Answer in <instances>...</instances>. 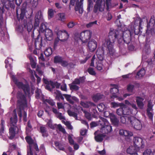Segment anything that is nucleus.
Returning <instances> with one entry per match:
<instances>
[{
  "mask_svg": "<svg viewBox=\"0 0 155 155\" xmlns=\"http://www.w3.org/2000/svg\"><path fill=\"white\" fill-rule=\"evenodd\" d=\"M120 33L118 30L110 28L108 38L105 39L103 46L107 48L109 54L113 56L115 53L114 47L115 42L117 41L120 48L125 47V44L128 45L132 42V34L130 30Z\"/></svg>",
  "mask_w": 155,
  "mask_h": 155,
  "instance_id": "nucleus-1",
  "label": "nucleus"
},
{
  "mask_svg": "<svg viewBox=\"0 0 155 155\" xmlns=\"http://www.w3.org/2000/svg\"><path fill=\"white\" fill-rule=\"evenodd\" d=\"M155 27V18L152 16L147 24V29L145 30L146 34V42L149 44L153 39L155 35L154 28Z\"/></svg>",
  "mask_w": 155,
  "mask_h": 155,
  "instance_id": "nucleus-2",
  "label": "nucleus"
},
{
  "mask_svg": "<svg viewBox=\"0 0 155 155\" xmlns=\"http://www.w3.org/2000/svg\"><path fill=\"white\" fill-rule=\"evenodd\" d=\"M17 106L20 107L27 106V100L25 96L22 91H18L16 94Z\"/></svg>",
  "mask_w": 155,
  "mask_h": 155,
  "instance_id": "nucleus-3",
  "label": "nucleus"
},
{
  "mask_svg": "<svg viewBox=\"0 0 155 155\" xmlns=\"http://www.w3.org/2000/svg\"><path fill=\"white\" fill-rule=\"evenodd\" d=\"M13 81L19 89H22L25 95L30 94V88L28 84H24L21 82L19 81L15 77L13 78Z\"/></svg>",
  "mask_w": 155,
  "mask_h": 155,
  "instance_id": "nucleus-4",
  "label": "nucleus"
},
{
  "mask_svg": "<svg viewBox=\"0 0 155 155\" xmlns=\"http://www.w3.org/2000/svg\"><path fill=\"white\" fill-rule=\"evenodd\" d=\"M142 22V19L140 18L135 22L134 28V33L135 35H144L145 31H144L143 32L142 28L141 27Z\"/></svg>",
  "mask_w": 155,
  "mask_h": 155,
  "instance_id": "nucleus-5",
  "label": "nucleus"
},
{
  "mask_svg": "<svg viewBox=\"0 0 155 155\" xmlns=\"http://www.w3.org/2000/svg\"><path fill=\"white\" fill-rule=\"evenodd\" d=\"M33 151H34L35 155H37L39 153V149L36 142H35L27 147V155H33Z\"/></svg>",
  "mask_w": 155,
  "mask_h": 155,
  "instance_id": "nucleus-6",
  "label": "nucleus"
},
{
  "mask_svg": "<svg viewBox=\"0 0 155 155\" xmlns=\"http://www.w3.org/2000/svg\"><path fill=\"white\" fill-rule=\"evenodd\" d=\"M92 34L91 31L90 30H86L81 32L80 39L82 43L87 42L91 38Z\"/></svg>",
  "mask_w": 155,
  "mask_h": 155,
  "instance_id": "nucleus-7",
  "label": "nucleus"
},
{
  "mask_svg": "<svg viewBox=\"0 0 155 155\" xmlns=\"http://www.w3.org/2000/svg\"><path fill=\"white\" fill-rule=\"evenodd\" d=\"M56 32L57 38L60 41H66L69 38V34L65 30L61 31L58 30Z\"/></svg>",
  "mask_w": 155,
  "mask_h": 155,
  "instance_id": "nucleus-8",
  "label": "nucleus"
},
{
  "mask_svg": "<svg viewBox=\"0 0 155 155\" xmlns=\"http://www.w3.org/2000/svg\"><path fill=\"white\" fill-rule=\"evenodd\" d=\"M134 146L137 148H143L144 147V141L142 138L138 137H134L133 139Z\"/></svg>",
  "mask_w": 155,
  "mask_h": 155,
  "instance_id": "nucleus-9",
  "label": "nucleus"
},
{
  "mask_svg": "<svg viewBox=\"0 0 155 155\" xmlns=\"http://www.w3.org/2000/svg\"><path fill=\"white\" fill-rule=\"evenodd\" d=\"M43 20V16L41 10L38 11L35 14V22L34 23V28L38 27L40 22Z\"/></svg>",
  "mask_w": 155,
  "mask_h": 155,
  "instance_id": "nucleus-10",
  "label": "nucleus"
},
{
  "mask_svg": "<svg viewBox=\"0 0 155 155\" xmlns=\"http://www.w3.org/2000/svg\"><path fill=\"white\" fill-rule=\"evenodd\" d=\"M132 127L137 130H140L142 128V125L141 121L138 119L132 117V121L130 123Z\"/></svg>",
  "mask_w": 155,
  "mask_h": 155,
  "instance_id": "nucleus-11",
  "label": "nucleus"
},
{
  "mask_svg": "<svg viewBox=\"0 0 155 155\" xmlns=\"http://www.w3.org/2000/svg\"><path fill=\"white\" fill-rule=\"evenodd\" d=\"M26 9L22 8L20 9V8L17 7L16 8V13L18 21L22 20L25 15Z\"/></svg>",
  "mask_w": 155,
  "mask_h": 155,
  "instance_id": "nucleus-12",
  "label": "nucleus"
},
{
  "mask_svg": "<svg viewBox=\"0 0 155 155\" xmlns=\"http://www.w3.org/2000/svg\"><path fill=\"white\" fill-rule=\"evenodd\" d=\"M18 132V128L17 126H11L9 129V139H13Z\"/></svg>",
  "mask_w": 155,
  "mask_h": 155,
  "instance_id": "nucleus-13",
  "label": "nucleus"
},
{
  "mask_svg": "<svg viewBox=\"0 0 155 155\" xmlns=\"http://www.w3.org/2000/svg\"><path fill=\"white\" fill-rule=\"evenodd\" d=\"M84 0H80V1L77 2L74 7L75 11H78L79 14H82L84 11L83 8V2Z\"/></svg>",
  "mask_w": 155,
  "mask_h": 155,
  "instance_id": "nucleus-14",
  "label": "nucleus"
},
{
  "mask_svg": "<svg viewBox=\"0 0 155 155\" xmlns=\"http://www.w3.org/2000/svg\"><path fill=\"white\" fill-rule=\"evenodd\" d=\"M111 85L113 87L111 88L110 90V93L112 94V95L110 96L111 98H114L117 97V94L119 92L118 85L115 84H111Z\"/></svg>",
  "mask_w": 155,
  "mask_h": 155,
  "instance_id": "nucleus-15",
  "label": "nucleus"
},
{
  "mask_svg": "<svg viewBox=\"0 0 155 155\" xmlns=\"http://www.w3.org/2000/svg\"><path fill=\"white\" fill-rule=\"evenodd\" d=\"M87 46L90 51L93 52L97 48V42L95 40L92 39L88 42Z\"/></svg>",
  "mask_w": 155,
  "mask_h": 155,
  "instance_id": "nucleus-16",
  "label": "nucleus"
},
{
  "mask_svg": "<svg viewBox=\"0 0 155 155\" xmlns=\"http://www.w3.org/2000/svg\"><path fill=\"white\" fill-rule=\"evenodd\" d=\"M101 130V131L103 134H106L111 132L112 129L111 126L109 125V123L108 124L102 127Z\"/></svg>",
  "mask_w": 155,
  "mask_h": 155,
  "instance_id": "nucleus-17",
  "label": "nucleus"
},
{
  "mask_svg": "<svg viewBox=\"0 0 155 155\" xmlns=\"http://www.w3.org/2000/svg\"><path fill=\"white\" fill-rule=\"evenodd\" d=\"M94 139L97 142H101L103 140L105 135L102 134H97V131H96L94 133Z\"/></svg>",
  "mask_w": 155,
  "mask_h": 155,
  "instance_id": "nucleus-18",
  "label": "nucleus"
},
{
  "mask_svg": "<svg viewBox=\"0 0 155 155\" xmlns=\"http://www.w3.org/2000/svg\"><path fill=\"white\" fill-rule=\"evenodd\" d=\"M45 36L46 40L51 41L53 39V32L52 30L48 28L45 32Z\"/></svg>",
  "mask_w": 155,
  "mask_h": 155,
  "instance_id": "nucleus-19",
  "label": "nucleus"
},
{
  "mask_svg": "<svg viewBox=\"0 0 155 155\" xmlns=\"http://www.w3.org/2000/svg\"><path fill=\"white\" fill-rule=\"evenodd\" d=\"M132 117L128 116H123L120 117V121L124 124L130 123L132 121Z\"/></svg>",
  "mask_w": 155,
  "mask_h": 155,
  "instance_id": "nucleus-20",
  "label": "nucleus"
},
{
  "mask_svg": "<svg viewBox=\"0 0 155 155\" xmlns=\"http://www.w3.org/2000/svg\"><path fill=\"white\" fill-rule=\"evenodd\" d=\"M119 134L125 137H130L133 135V133L131 131L124 129H120L119 130Z\"/></svg>",
  "mask_w": 155,
  "mask_h": 155,
  "instance_id": "nucleus-21",
  "label": "nucleus"
},
{
  "mask_svg": "<svg viewBox=\"0 0 155 155\" xmlns=\"http://www.w3.org/2000/svg\"><path fill=\"white\" fill-rule=\"evenodd\" d=\"M39 35H38L36 39L35 42V49H38V50H40L42 46V39L41 38L39 41H38V37Z\"/></svg>",
  "mask_w": 155,
  "mask_h": 155,
  "instance_id": "nucleus-22",
  "label": "nucleus"
},
{
  "mask_svg": "<svg viewBox=\"0 0 155 155\" xmlns=\"http://www.w3.org/2000/svg\"><path fill=\"white\" fill-rule=\"evenodd\" d=\"M80 104L84 107L86 108H88L90 107L96 106V105L94 103L89 101L86 102L81 101L80 102Z\"/></svg>",
  "mask_w": 155,
  "mask_h": 155,
  "instance_id": "nucleus-23",
  "label": "nucleus"
},
{
  "mask_svg": "<svg viewBox=\"0 0 155 155\" xmlns=\"http://www.w3.org/2000/svg\"><path fill=\"white\" fill-rule=\"evenodd\" d=\"M120 106L122 107L124 115H128L130 113V110L124 103H120Z\"/></svg>",
  "mask_w": 155,
  "mask_h": 155,
  "instance_id": "nucleus-24",
  "label": "nucleus"
},
{
  "mask_svg": "<svg viewBox=\"0 0 155 155\" xmlns=\"http://www.w3.org/2000/svg\"><path fill=\"white\" fill-rule=\"evenodd\" d=\"M97 107L98 110L100 112H104V115L105 117H107V116L106 115L107 113H108L109 114V112L107 111H105V106L103 104H99L97 106Z\"/></svg>",
  "mask_w": 155,
  "mask_h": 155,
  "instance_id": "nucleus-25",
  "label": "nucleus"
},
{
  "mask_svg": "<svg viewBox=\"0 0 155 155\" xmlns=\"http://www.w3.org/2000/svg\"><path fill=\"white\" fill-rule=\"evenodd\" d=\"M110 120L113 124L116 127H118L119 123V120L114 114H111L110 116Z\"/></svg>",
  "mask_w": 155,
  "mask_h": 155,
  "instance_id": "nucleus-26",
  "label": "nucleus"
},
{
  "mask_svg": "<svg viewBox=\"0 0 155 155\" xmlns=\"http://www.w3.org/2000/svg\"><path fill=\"white\" fill-rule=\"evenodd\" d=\"M144 99L140 97H137L136 100V102L138 107L140 109L143 108L144 106V104L143 101Z\"/></svg>",
  "mask_w": 155,
  "mask_h": 155,
  "instance_id": "nucleus-27",
  "label": "nucleus"
},
{
  "mask_svg": "<svg viewBox=\"0 0 155 155\" xmlns=\"http://www.w3.org/2000/svg\"><path fill=\"white\" fill-rule=\"evenodd\" d=\"M139 149L137 148L135 146H130L127 150V152L131 155L132 153H134L136 152H137L139 150Z\"/></svg>",
  "mask_w": 155,
  "mask_h": 155,
  "instance_id": "nucleus-28",
  "label": "nucleus"
},
{
  "mask_svg": "<svg viewBox=\"0 0 155 155\" xmlns=\"http://www.w3.org/2000/svg\"><path fill=\"white\" fill-rule=\"evenodd\" d=\"M40 132L42 134V136L44 137H47L48 136V134L45 127H40Z\"/></svg>",
  "mask_w": 155,
  "mask_h": 155,
  "instance_id": "nucleus-29",
  "label": "nucleus"
},
{
  "mask_svg": "<svg viewBox=\"0 0 155 155\" xmlns=\"http://www.w3.org/2000/svg\"><path fill=\"white\" fill-rule=\"evenodd\" d=\"M101 12L103 11L104 10L101 8V5L99 2H97L94 8V12L96 13L98 11Z\"/></svg>",
  "mask_w": 155,
  "mask_h": 155,
  "instance_id": "nucleus-30",
  "label": "nucleus"
},
{
  "mask_svg": "<svg viewBox=\"0 0 155 155\" xmlns=\"http://www.w3.org/2000/svg\"><path fill=\"white\" fill-rule=\"evenodd\" d=\"M145 73V70L143 68H142L137 72L136 76V78L137 79H140L144 76Z\"/></svg>",
  "mask_w": 155,
  "mask_h": 155,
  "instance_id": "nucleus-31",
  "label": "nucleus"
},
{
  "mask_svg": "<svg viewBox=\"0 0 155 155\" xmlns=\"http://www.w3.org/2000/svg\"><path fill=\"white\" fill-rule=\"evenodd\" d=\"M18 121L17 116L15 114L13 117H11L10 118L11 126H17L16 123Z\"/></svg>",
  "mask_w": 155,
  "mask_h": 155,
  "instance_id": "nucleus-32",
  "label": "nucleus"
},
{
  "mask_svg": "<svg viewBox=\"0 0 155 155\" xmlns=\"http://www.w3.org/2000/svg\"><path fill=\"white\" fill-rule=\"evenodd\" d=\"M109 122L108 121L107 119L102 117L100 118L99 121V124L101 126V127L105 126L106 125L108 124Z\"/></svg>",
  "mask_w": 155,
  "mask_h": 155,
  "instance_id": "nucleus-33",
  "label": "nucleus"
},
{
  "mask_svg": "<svg viewBox=\"0 0 155 155\" xmlns=\"http://www.w3.org/2000/svg\"><path fill=\"white\" fill-rule=\"evenodd\" d=\"M24 26L25 28L26 29L28 32H30L32 29L33 26L30 23H25L24 21Z\"/></svg>",
  "mask_w": 155,
  "mask_h": 155,
  "instance_id": "nucleus-34",
  "label": "nucleus"
},
{
  "mask_svg": "<svg viewBox=\"0 0 155 155\" xmlns=\"http://www.w3.org/2000/svg\"><path fill=\"white\" fill-rule=\"evenodd\" d=\"M104 97L103 95L100 93H97L92 98L94 101H97L102 98Z\"/></svg>",
  "mask_w": 155,
  "mask_h": 155,
  "instance_id": "nucleus-35",
  "label": "nucleus"
},
{
  "mask_svg": "<svg viewBox=\"0 0 155 155\" xmlns=\"http://www.w3.org/2000/svg\"><path fill=\"white\" fill-rule=\"evenodd\" d=\"M52 53V49L51 48H47L44 51V54L47 57H49Z\"/></svg>",
  "mask_w": 155,
  "mask_h": 155,
  "instance_id": "nucleus-36",
  "label": "nucleus"
},
{
  "mask_svg": "<svg viewBox=\"0 0 155 155\" xmlns=\"http://www.w3.org/2000/svg\"><path fill=\"white\" fill-rule=\"evenodd\" d=\"M47 29L45 24L44 23H41L40 25L38 32L39 33H44Z\"/></svg>",
  "mask_w": 155,
  "mask_h": 155,
  "instance_id": "nucleus-37",
  "label": "nucleus"
},
{
  "mask_svg": "<svg viewBox=\"0 0 155 155\" xmlns=\"http://www.w3.org/2000/svg\"><path fill=\"white\" fill-rule=\"evenodd\" d=\"M63 60V58L62 57L58 55L56 56L54 58V62L55 63L60 64Z\"/></svg>",
  "mask_w": 155,
  "mask_h": 155,
  "instance_id": "nucleus-38",
  "label": "nucleus"
},
{
  "mask_svg": "<svg viewBox=\"0 0 155 155\" xmlns=\"http://www.w3.org/2000/svg\"><path fill=\"white\" fill-rule=\"evenodd\" d=\"M143 155H155V150L152 152L151 149H147L143 153Z\"/></svg>",
  "mask_w": 155,
  "mask_h": 155,
  "instance_id": "nucleus-39",
  "label": "nucleus"
},
{
  "mask_svg": "<svg viewBox=\"0 0 155 155\" xmlns=\"http://www.w3.org/2000/svg\"><path fill=\"white\" fill-rule=\"evenodd\" d=\"M69 86L70 89L71 91H77L78 90L79 88V87L78 86L74 84H73L72 83L69 84Z\"/></svg>",
  "mask_w": 155,
  "mask_h": 155,
  "instance_id": "nucleus-40",
  "label": "nucleus"
},
{
  "mask_svg": "<svg viewBox=\"0 0 155 155\" xmlns=\"http://www.w3.org/2000/svg\"><path fill=\"white\" fill-rule=\"evenodd\" d=\"M66 100L68 101L70 103L73 104L74 103V102L71 99V95L68 94H63Z\"/></svg>",
  "mask_w": 155,
  "mask_h": 155,
  "instance_id": "nucleus-41",
  "label": "nucleus"
},
{
  "mask_svg": "<svg viewBox=\"0 0 155 155\" xmlns=\"http://www.w3.org/2000/svg\"><path fill=\"white\" fill-rule=\"evenodd\" d=\"M67 113L68 115L71 117H73L76 120L77 118L78 114L74 112H73L70 110H67Z\"/></svg>",
  "mask_w": 155,
  "mask_h": 155,
  "instance_id": "nucleus-42",
  "label": "nucleus"
},
{
  "mask_svg": "<svg viewBox=\"0 0 155 155\" xmlns=\"http://www.w3.org/2000/svg\"><path fill=\"white\" fill-rule=\"evenodd\" d=\"M25 139L27 143L29 145H31L35 142L31 137L29 136H27L25 137Z\"/></svg>",
  "mask_w": 155,
  "mask_h": 155,
  "instance_id": "nucleus-43",
  "label": "nucleus"
},
{
  "mask_svg": "<svg viewBox=\"0 0 155 155\" xmlns=\"http://www.w3.org/2000/svg\"><path fill=\"white\" fill-rule=\"evenodd\" d=\"M29 59L30 60V64L31 68H35L36 67V64L35 62V61L31 56H29Z\"/></svg>",
  "mask_w": 155,
  "mask_h": 155,
  "instance_id": "nucleus-44",
  "label": "nucleus"
},
{
  "mask_svg": "<svg viewBox=\"0 0 155 155\" xmlns=\"http://www.w3.org/2000/svg\"><path fill=\"white\" fill-rule=\"evenodd\" d=\"M5 124V121L2 119L1 120L0 128V136L2 135V133H3L4 131V124Z\"/></svg>",
  "mask_w": 155,
  "mask_h": 155,
  "instance_id": "nucleus-45",
  "label": "nucleus"
},
{
  "mask_svg": "<svg viewBox=\"0 0 155 155\" xmlns=\"http://www.w3.org/2000/svg\"><path fill=\"white\" fill-rule=\"evenodd\" d=\"M17 107L18 108L19 110L18 112V116L20 118L22 117V110L24 109L25 107H27V106H22V107L20 108L18 106H17Z\"/></svg>",
  "mask_w": 155,
  "mask_h": 155,
  "instance_id": "nucleus-46",
  "label": "nucleus"
},
{
  "mask_svg": "<svg viewBox=\"0 0 155 155\" xmlns=\"http://www.w3.org/2000/svg\"><path fill=\"white\" fill-rule=\"evenodd\" d=\"M134 86V85L129 84L127 86V90L128 92H133Z\"/></svg>",
  "mask_w": 155,
  "mask_h": 155,
  "instance_id": "nucleus-47",
  "label": "nucleus"
},
{
  "mask_svg": "<svg viewBox=\"0 0 155 155\" xmlns=\"http://www.w3.org/2000/svg\"><path fill=\"white\" fill-rule=\"evenodd\" d=\"M84 114L85 116L87 119L89 120H91V115L90 113L86 110H84Z\"/></svg>",
  "mask_w": 155,
  "mask_h": 155,
  "instance_id": "nucleus-48",
  "label": "nucleus"
},
{
  "mask_svg": "<svg viewBox=\"0 0 155 155\" xmlns=\"http://www.w3.org/2000/svg\"><path fill=\"white\" fill-rule=\"evenodd\" d=\"M87 72L89 74L92 75H95L96 73L95 71L94 70L93 68L91 67H89L87 70Z\"/></svg>",
  "mask_w": 155,
  "mask_h": 155,
  "instance_id": "nucleus-49",
  "label": "nucleus"
},
{
  "mask_svg": "<svg viewBox=\"0 0 155 155\" xmlns=\"http://www.w3.org/2000/svg\"><path fill=\"white\" fill-rule=\"evenodd\" d=\"M54 93L56 94L55 99L57 100H59L61 95L62 94L61 92L58 90H56Z\"/></svg>",
  "mask_w": 155,
  "mask_h": 155,
  "instance_id": "nucleus-50",
  "label": "nucleus"
},
{
  "mask_svg": "<svg viewBox=\"0 0 155 155\" xmlns=\"http://www.w3.org/2000/svg\"><path fill=\"white\" fill-rule=\"evenodd\" d=\"M47 124L49 127L52 129H54L56 126V124L53 125L52 123V121L50 120L47 122Z\"/></svg>",
  "mask_w": 155,
  "mask_h": 155,
  "instance_id": "nucleus-51",
  "label": "nucleus"
},
{
  "mask_svg": "<svg viewBox=\"0 0 155 155\" xmlns=\"http://www.w3.org/2000/svg\"><path fill=\"white\" fill-rule=\"evenodd\" d=\"M152 104V103L150 101L148 102L147 111H151L153 110V105Z\"/></svg>",
  "mask_w": 155,
  "mask_h": 155,
  "instance_id": "nucleus-52",
  "label": "nucleus"
},
{
  "mask_svg": "<svg viewBox=\"0 0 155 155\" xmlns=\"http://www.w3.org/2000/svg\"><path fill=\"white\" fill-rule=\"evenodd\" d=\"M96 68L99 71H104L103 70V64L101 63H98L97 64Z\"/></svg>",
  "mask_w": 155,
  "mask_h": 155,
  "instance_id": "nucleus-53",
  "label": "nucleus"
},
{
  "mask_svg": "<svg viewBox=\"0 0 155 155\" xmlns=\"http://www.w3.org/2000/svg\"><path fill=\"white\" fill-rule=\"evenodd\" d=\"M58 128L59 129V130L63 133V134H65L66 132L65 129L62 127L61 125V124H59L57 125Z\"/></svg>",
  "mask_w": 155,
  "mask_h": 155,
  "instance_id": "nucleus-54",
  "label": "nucleus"
},
{
  "mask_svg": "<svg viewBox=\"0 0 155 155\" xmlns=\"http://www.w3.org/2000/svg\"><path fill=\"white\" fill-rule=\"evenodd\" d=\"M116 113L119 116H121L123 115L122 107H120L117 110Z\"/></svg>",
  "mask_w": 155,
  "mask_h": 155,
  "instance_id": "nucleus-55",
  "label": "nucleus"
},
{
  "mask_svg": "<svg viewBox=\"0 0 155 155\" xmlns=\"http://www.w3.org/2000/svg\"><path fill=\"white\" fill-rule=\"evenodd\" d=\"M111 0H106L105 3L107 6L106 9L107 10H108L110 7L111 6Z\"/></svg>",
  "mask_w": 155,
  "mask_h": 155,
  "instance_id": "nucleus-56",
  "label": "nucleus"
},
{
  "mask_svg": "<svg viewBox=\"0 0 155 155\" xmlns=\"http://www.w3.org/2000/svg\"><path fill=\"white\" fill-rule=\"evenodd\" d=\"M93 8V3H88L87 8V13L89 12L92 10Z\"/></svg>",
  "mask_w": 155,
  "mask_h": 155,
  "instance_id": "nucleus-57",
  "label": "nucleus"
},
{
  "mask_svg": "<svg viewBox=\"0 0 155 155\" xmlns=\"http://www.w3.org/2000/svg\"><path fill=\"white\" fill-rule=\"evenodd\" d=\"M97 21H94L91 22L88 24L86 25V26L87 28H90L93 26L94 25H96L97 24Z\"/></svg>",
  "mask_w": 155,
  "mask_h": 155,
  "instance_id": "nucleus-58",
  "label": "nucleus"
},
{
  "mask_svg": "<svg viewBox=\"0 0 155 155\" xmlns=\"http://www.w3.org/2000/svg\"><path fill=\"white\" fill-rule=\"evenodd\" d=\"M48 15L50 18H52L54 15V12L52 9H49L48 11Z\"/></svg>",
  "mask_w": 155,
  "mask_h": 155,
  "instance_id": "nucleus-59",
  "label": "nucleus"
},
{
  "mask_svg": "<svg viewBox=\"0 0 155 155\" xmlns=\"http://www.w3.org/2000/svg\"><path fill=\"white\" fill-rule=\"evenodd\" d=\"M147 114L149 118L152 121L153 119V114L150 112V111H147Z\"/></svg>",
  "mask_w": 155,
  "mask_h": 155,
  "instance_id": "nucleus-60",
  "label": "nucleus"
},
{
  "mask_svg": "<svg viewBox=\"0 0 155 155\" xmlns=\"http://www.w3.org/2000/svg\"><path fill=\"white\" fill-rule=\"evenodd\" d=\"M111 107L113 108H116L119 106H120V103H117L115 102H112L110 103Z\"/></svg>",
  "mask_w": 155,
  "mask_h": 155,
  "instance_id": "nucleus-61",
  "label": "nucleus"
},
{
  "mask_svg": "<svg viewBox=\"0 0 155 155\" xmlns=\"http://www.w3.org/2000/svg\"><path fill=\"white\" fill-rule=\"evenodd\" d=\"M60 64L62 67H66L68 65V63L67 61L63 60Z\"/></svg>",
  "mask_w": 155,
  "mask_h": 155,
  "instance_id": "nucleus-62",
  "label": "nucleus"
},
{
  "mask_svg": "<svg viewBox=\"0 0 155 155\" xmlns=\"http://www.w3.org/2000/svg\"><path fill=\"white\" fill-rule=\"evenodd\" d=\"M60 20L62 21H64L65 19V15L64 13H61L58 15Z\"/></svg>",
  "mask_w": 155,
  "mask_h": 155,
  "instance_id": "nucleus-63",
  "label": "nucleus"
},
{
  "mask_svg": "<svg viewBox=\"0 0 155 155\" xmlns=\"http://www.w3.org/2000/svg\"><path fill=\"white\" fill-rule=\"evenodd\" d=\"M45 101L52 106H53L55 104V103L51 100L46 99L45 100Z\"/></svg>",
  "mask_w": 155,
  "mask_h": 155,
  "instance_id": "nucleus-64",
  "label": "nucleus"
}]
</instances>
